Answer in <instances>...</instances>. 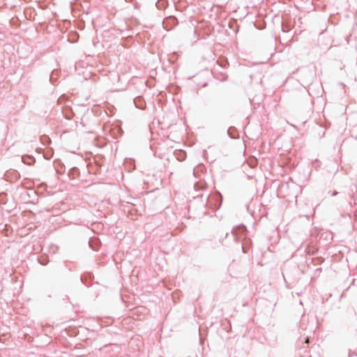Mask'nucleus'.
Instances as JSON below:
<instances>
[{
    "mask_svg": "<svg viewBox=\"0 0 357 357\" xmlns=\"http://www.w3.org/2000/svg\"><path fill=\"white\" fill-rule=\"evenodd\" d=\"M308 342H309V340H308V339H307V340H305V342H306V343H307Z\"/></svg>",
    "mask_w": 357,
    "mask_h": 357,
    "instance_id": "obj_1",
    "label": "nucleus"
}]
</instances>
